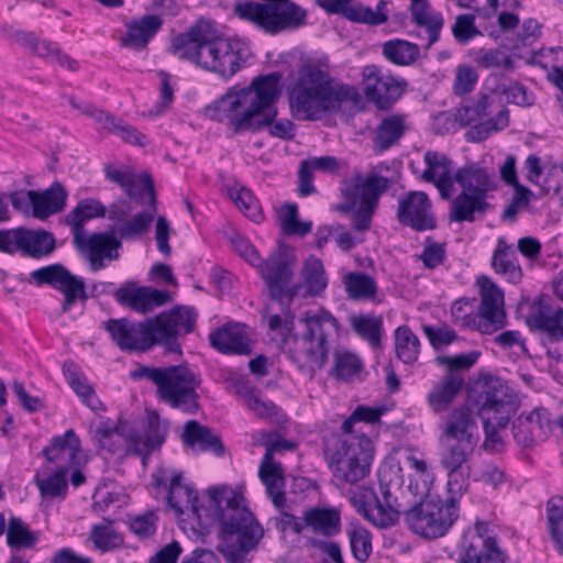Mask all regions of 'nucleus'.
<instances>
[{
  "instance_id": "nucleus-1",
  "label": "nucleus",
  "mask_w": 563,
  "mask_h": 563,
  "mask_svg": "<svg viewBox=\"0 0 563 563\" xmlns=\"http://www.w3.org/2000/svg\"><path fill=\"white\" fill-rule=\"evenodd\" d=\"M377 475L380 497L372 487H357L350 492L353 507L373 525L389 527L404 514L409 530L427 539H437L443 537L459 518V506L440 496L412 504L404 500L399 465H380Z\"/></svg>"
},
{
  "instance_id": "nucleus-2",
  "label": "nucleus",
  "mask_w": 563,
  "mask_h": 563,
  "mask_svg": "<svg viewBox=\"0 0 563 563\" xmlns=\"http://www.w3.org/2000/svg\"><path fill=\"white\" fill-rule=\"evenodd\" d=\"M283 76L275 71L253 78L246 87L233 85L210 104L205 115L224 124L234 135L268 130L273 137L290 141L296 126L289 119L277 120L276 102L282 95Z\"/></svg>"
},
{
  "instance_id": "nucleus-3",
  "label": "nucleus",
  "mask_w": 563,
  "mask_h": 563,
  "mask_svg": "<svg viewBox=\"0 0 563 563\" xmlns=\"http://www.w3.org/2000/svg\"><path fill=\"white\" fill-rule=\"evenodd\" d=\"M285 301L283 314H266L268 329L277 332L284 342L287 354L300 371L317 372L322 369L329 358L330 345L328 342L330 329L338 331L340 323L330 312L311 313L306 311L301 318L305 331L292 334L295 314Z\"/></svg>"
},
{
  "instance_id": "nucleus-4",
  "label": "nucleus",
  "mask_w": 563,
  "mask_h": 563,
  "mask_svg": "<svg viewBox=\"0 0 563 563\" xmlns=\"http://www.w3.org/2000/svg\"><path fill=\"white\" fill-rule=\"evenodd\" d=\"M170 51L179 59L213 73L223 80L231 79L246 63L242 43L220 35L212 24L203 19L175 36Z\"/></svg>"
},
{
  "instance_id": "nucleus-5",
  "label": "nucleus",
  "mask_w": 563,
  "mask_h": 563,
  "mask_svg": "<svg viewBox=\"0 0 563 563\" xmlns=\"http://www.w3.org/2000/svg\"><path fill=\"white\" fill-rule=\"evenodd\" d=\"M207 493L221 527L218 551L225 563H246L263 537L262 526L241 493L228 486L210 487Z\"/></svg>"
},
{
  "instance_id": "nucleus-6",
  "label": "nucleus",
  "mask_w": 563,
  "mask_h": 563,
  "mask_svg": "<svg viewBox=\"0 0 563 563\" xmlns=\"http://www.w3.org/2000/svg\"><path fill=\"white\" fill-rule=\"evenodd\" d=\"M349 85L332 86L330 76L314 65H305L290 90V108L298 120L316 121L327 112L340 110L343 101L352 99Z\"/></svg>"
},
{
  "instance_id": "nucleus-7",
  "label": "nucleus",
  "mask_w": 563,
  "mask_h": 563,
  "mask_svg": "<svg viewBox=\"0 0 563 563\" xmlns=\"http://www.w3.org/2000/svg\"><path fill=\"white\" fill-rule=\"evenodd\" d=\"M467 398L483 421L485 450L495 449L501 443L498 431L507 427L515 412V395L500 378L488 375L470 386Z\"/></svg>"
},
{
  "instance_id": "nucleus-8",
  "label": "nucleus",
  "mask_w": 563,
  "mask_h": 563,
  "mask_svg": "<svg viewBox=\"0 0 563 563\" xmlns=\"http://www.w3.org/2000/svg\"><path fill=\"white\" fill-rule=\"evenodd\" d=\"M130 377L133 380L146 379L155 384L158 398L172 408L187 413H196L199 408L197 389L201 385V377L187 365H141L131 371Z\"/></svg>"
},
{
  "instance_id": "nucleus-9",
  "label": "nucleus",
  "mask_w": 563,
  "mask_h": 563,
  "mask_svg": "<svg viewBox=\"0 0 563 563\" xmlns=\"http://www.w3.org/2000/svg\"><path fill=\"white\" fill-rule=\"evenodd\" d=\"M233 13L271 36L302 27L308 18L307 10L291 0L236 1Z\"/></svg>"
},
{
  "instance_id": "nucleus-10",
  "label": "nucleus",
  "mask_w": 563,
  "mask_h": 563,
  "mask_svg": "<svg viewBox=\"0 0 563 563\" xmlns=\"http://www.w3.org/2000/svg\"><path fill=\"white\" fill-rule=\"evenodd\" d=\"M352 415L342 423L344 437L339 438L330 455V466L336 478L355 484L365 478L374 460V445L364 433L354 434Z\"/></svg>"
},
{
  "instance_id": "nucleus-11",
  "label": "nucleus",
  "mask_w": 563,
  "mask_h": 563,
  "mask_svg": "<svg viewBox=\"0 0 563 563\" xmlns=\"http://www.w3.org/2000/svg\"><path fill=\"white\" fill-rule=\"evenodd\" d=\"M198 313L191 306L176 305L169 310L147 318L154 346L161 345L169 353H181L180 335L195 330Z\"/></svg>"
},
{
  "instance_id": "nucleus-12",
  "label": "nucleus",
  "mask_w": 563,
  "mask_h": 563,
  "mask_svg": "<svg viewBox=\"0 0 563 563\" xmlns=\"http://www.w3.org/2000/svg\"><path fill=\"white\" fill-rule=\"evenodd\" d=\"M443 452H461L474 454L481 440L477 415L466 404L452 408L441 424Z\"/></svg>"
},
{
  "instance_id": "nucleus-13",
  "label": "nucleus",
  "mask_w": 563,
  "mask_h": 563,
  "mask_svg": "<svg viewBox=\"0 0 563 563\" xmlns=\"http://www.w3.org/2000/svg\"><path fill=\"white\" fill-rule=\"evenodd\" d=\"M295 261L282 252L272 253L267 258L261 260L256 265L264 280L269 297L284 306L285 301H291L299 296L302 285L290 286L294 277Z\"/></svg>"
},
{
  "instance_id": "nucleus-14",
  "label": "nucleus",
  "mask_w": 563,
  "mask_h": 563,
  "mask_svg": "<svg viewBox=\"0 0 563 563\" xmlns=\"http://www.w3.org/2000/svg\"><path fill=\"white\" fill-rule=\"evenodd\" d=\"M55 247V238L46 230L25 227L0 229V253H20L25 257L38 260L53 253Z\"/></svg>"
},
{
  "instance_id": "nucleus-15",
  "label": "nucleus",
  "mask_w": 563,
  "mask_h": 563,
  "mask_svg": "<svg viewBox=\"0 0 563 563\" xmlns=\"http://www.w3.org/2000/svg\"><path fill=\"white\" fill-rule=\"evenodd\" d=\"M476 285L479 290L481 303L478 313L473 318V324L482 333L492 334L507 324L504 291L485 275L477 277Z\"/></svg>"
},
{
  "instance_id": "nucleus-16",
  "label": "nucleus",
  "mask_w": 563,
  "mask_h": 563,
  "mask_svg": "<svg viewBox=\"0 0 563 563\" xmlns=\"http://www.w3.org/2000/svg\"><path fill=\"white\" fill-rule=\"evenodd\" d=\"M30 277L38 287L48 285L64 295L60 308L63 313L70 311L77 300L86 301L89 297L84 279L59 263L37 268L31 272Z\"/></svg>"
},
{
  "instance_id": "nucleus-17",
  "label": "nucleus",
  "mask_w": 563,
  "mask_h": 563,
  "mask_svg": "<svg viewBox=\"0 0 563 563\" xmlns=\"http://www.w3.org/2000/svg\"><path fill=\"white\" fill-rule=\"evenodd\" d=\"M362 82L366 100L378 109H389L401 98L408 86L405 78L385 74L375 64L362 68Z\"/></svg>"
},
{
  "instance_id": "nucleus-18",
  "label": "nucleus",
  "mask_w": 563,
  "mask_h": 563,
  "mask_svg": "<svg viewBox=\"0 0 563 563\" xmlns=\"http://www.w3.org/2000/svg\"><path fill=\"white\" fill-rule=\"evenodd\" d=\"M390 180L385 176L373 173L363 177L362 173L357 172L342 181L341 194L344 202L338 206V210L347 213L358 202L377 206L379 196L388 190Z\"/></svg>"
},
{
  "instance_id": "nucleus-19",
  "label": "nucleus",
  "mask_w": 563,
  "mask_h": 563,
  "mask_svg": "<svg viewBox=\"0 0 563 563\" xmlns=\"http://www.w3.org/2000/svg\"><path fill=\"white\" fill-rule=\"evenodd\" d=\"M73 242L77 251L88 260L92 272L103 269L106 260L117 261L120 257L119 250L122 247V242L114 230L76 235Z\"/></svg>"
},
{
  "instance_id": "nucleus-20",
  "label": "nucleus",
  "mask_w": 563,
  "mask_h": 563,
  "mask_svg": "<svg viewBox=\"0 0 563 563\" xmlns=\"http://www.w3.org/2000/svg\"><path fill=\"white\" fill-rule=\"evenodd\" d=\"M484 523L476 525L475 531L465 533L459 544L457 563H506L507 554L494 536L483 533Z\"/></svg>"
},
{
  "instance_id": "nucleus-21",
  "label": "nucleus",
  "mask_w": 563,
  "mask_h": 563,
  "mask_svg": "<svg viewBox=\"0 0 563 563\" xmlns=\"http://www.w3.org/2000/svg\"><path fill=\"white\" fill-rule=\"evenodd\" d=\"M102 328L121 351L146 352L154 347L147 318L141 322H132L126 318L109 319Z\"/></svg>"
},
{
  "instance_id": "nucleus-22",
  "label": "nucleus",
  "mask_w": 563,
  "mask_h": 563,
  "mask_svg": "<svg viewBox=\"0 0 563 563\" xmlns=\"http://www.w3.org/2000/svg\"><path fill=\"white\" fill-rule=\"evenodd\" d=\"M396 217L400 224L418 232L437 227L432 202L424 191L412 190L402 195L398 200Z\"/></svg>"
},
{
  "instance_id": "nucleus-23",
  "label": "nucleus",
  "mask_w": 563,
  "mask_h": 563,
  "mask_svg": "<svg viewBox=\"0 0 563 563\" xmlns=\"http://www.w3.org/2000/svg\"><path fill=\"white\" fill-rule=\"evenodd\" d=\"M472 453L442 452L440 465L446 474V488L449 497L445 500H453L459 506V499L470 487L472 466L470 464Z\"/></svg>"
},
{
  "instance_id": "nucleus-24",
  "label": "nucleus",
  "mask_w": 563,
  "mask_h": 563,
  "mask_svg": "<svg viewBox=\"0 0 563 563\" xmlns=\"http://www.w3.org/2000/svg\"><path fill=\"white\" fill-rule=\"evenodd\" d=\"M426 169L421 173L420 179L435 186L440 197L449 200L454 190V163L445 154L439 151L428 150L423 154Z\"/></svg>"
},
{
  "instance_id": "nucleus-25",
  "label": "nucleus",
  "mask_w": 563,
  "mask_h": 563,
  "mask_svg": "<svg viewBox=\"0 0 563 563\" xmlns=\"http://www.w3.org/2000/svg\"><path fill=\"white\" fill-rule=\"evenodd\" d=\"M152 486L155 489L167 488L166 501L177 515L184 514V507L189 505L195 508L198 501L195 489L183 483V474L174 472L169 477L166 471H158L152 474Z\"/></svg>"
},
{
  "instance_id": "nucleus-26",
  "label": "nucleus",
  "mask_w": 563,
  "mask_h": 563,
  "mask_svg": "<svg viewBox=\"0 0 563 563\" xmlns=\"http://www.w3.org/2000/svg\"><path fill=\"white\" fill-rule=\"evenodd\" d=\"M210 345L219 353L225 355H250L252 341L246 328L240 323L223 324L209 334Z\"/></svg>"
},
{
  "instance_id": "nucleus-27",
  "label": "nucleus",
  "mask_w": 563,
  "mask_h": 563,
  "mask_svg": "<svg viewBox=\"0 0 563 563\" xmlns=\"http://www.w3.org/2000/svg\"><path fill=\"white\" fill-rule=\"evenodd\" d=\"M167 432V423L163 422L156 412H152L147 416L144 433L134 431L128 437L129 450L146 459L162 446Z\"/></svg>"
},
{
  "instance_id": "nucleus-28",
  "label": "nucleus",
  "mask_w": 563,
  "mask_h": 563,
  "mask_svg": "<svg viewBox=\"0 0 563 563\" xmlns=\"http://www.w3.org/2000/svg\"><path fill=\"white\" fill-rule=\"evenodd\" d=\"M106 178L119 185L125 194L140 205L146 202H156V192L154 183L150 174H142L140 176L141 188L137 187L135 175L129 170H121L112 167H106Z\"/></svg>"
},
{
  "instance_id": "nucleus-29",
  "label": "nucleus",
  "mask_w": 563,
  "mask_h": 563,
  "mask_svg": "<svg viewBox=\"0 0 563 563\" xmlns=\"http://www.w3.org/2000/svg\"><path fill=\"white\" fill-rule=\"evenodd\" d=\"M34 218L44 220L63 211L68 192L59 181H54L43 191L27 190Z\"/></svg>"
},
{
  "instance_id": "nucleus-30",
  "label": "nucleus",
  "mask_w": 563,
  "mask_h": 563,
  "mask_svg": "<svg viewBox=\"0 0 563 563\" xmlns=\"http://www.w3.org/2000/svg\"><path fill=\"white\" fill-rule=\"evenodd\" d=\"M490 266L495 274L510 284L517 285L522 280L523 271L519 264L516 249L514 244L508 243L503 236L497 239Z\"/></svg>"
},
{
  "instance_id": "nucleus-31",
  "label": "nucleus",
  "mask_w": 563,
  "mask_h": 563,
  "mask_svg": "<svg viewBox=\"0 0 563 563\" xmlns=\"http://www.w3.org/2000/svg\"><path fill=\"white\" fill-rule=\"evenodd\" d=\"M488 197L470 190H462L451 202L449 219L451 222H474L490 209Z\"/></svg>"
},
{
  "instance_id": "nucleus-32",
  "label": "nucleus",
  "mask_w": 563,
  "mask_h": 563,
  "mask_svg": "<svg viewBox=\"0 0 563 563\" xmlns=\"http://www.w3.org/2000/svg\"><path fill=\"white\" fill-rule=\"evenodd\" d=\"M19 42L31 49L36 56L49 63H56L70 71H76L79 68L78 62L65 53L58 43L40 40L33 33L19 34Z\"/></svg>"
},
{
  "instance_id": "nucleus-33",
  "label": "nucleus",
  "mask_w": 563,
  "mask_h": 563,
  "mask_svg": "<svg viewBox=\"0 0 563 563\" xmlns=\"http://www.w3.org/2000/svg\"><path fill=\"white\" fill-rule=\"evenodd\" d=\"M163 19L157 14H145L125 24L126 32L121 40L125 47L140 51L147 46L148 42L163 26Z\"/></svg>"
},
{
  "instance_id": "nucleus-34",
  "label": "nucleus",
  "mask_w": 563,
  "mask_h": 563,
  "mask_svg": "<svg viewBox=\"0 0 563 563\" xmlns=\"http://www.w3.org/2000/svg\"><path fill=\"white\" fill-rule=\"evenodd\" d=\"M156 202H146L147 208L136 213L130 220H122L115 211H111L109 214L110 220L117 222L114 232L118 233L121 241H133L142 236L152 225L155 216L157 213Z\"/></svg>"
},
{
  "instance_id": "nucleus-35",
  "label": "nucleus",
  "mask_w": 563,
  "mask_h": 563,
  "mask_svg": "<svg viewBox=\"0 0 563 563\" xmlns=\"http://www.w3.org/2000/svg\"><path fill=\"white\" fill-rule=\"evenodd\" d=\"M79 451L80 440L73 429H68L63 435L53 437L51 444L43 448L42 454L57 467L69 463L71 468Z\"/></svg>"
},
{
  "instance_id": "nucleus-36",
  "label": "nucleus",
  "mask_w": 563,
  "mask_h": 563,
  "mask_svg": "<svg viewBox=\"0 0 563 563\" xmlns=\"http://www.w3.org/2000/svg\"><path fill=\"white\" fill-rule=\"evenodd\" d=\"M455 183L463 190H470L474 194H482L488 197V192L496 189V183L487 168L477 163H468L457 168L454 174Z\"/></svg>"
},
{
  "instance_id": "nucleus-37",
  "label": "nucleus",
  "mask_w": 563,
  "mask_h": 563,
  "mask_svg": "<svg viewBox=\"0 0 563 563\" xmlns=\"http://www.w3.org/2000/svg\"><path fill=\"white\" fill-rule=\"evenodd\" d=\"M62 371L66 382L74 393L80 398L82 404L95 412L106 410L93 387L87 383L85 374L74 361H65L63 363Z\"/></svg>"
},
{
  "instance_id": "nucleus-38",
  "label": "nucleus",
  "mask_w": 563,
  "mask_h": 563,
  "mask_svg": "<svg viewBox=\"0 0 563 563\" xmlns=\"http://www.w3.org/2000/svg\"><path fill=\"white\" fill-rule=\"evenodd\" d=\"M410 13L412 22L420 27H426L428 41L424 46L429 49L440 38L443 27V16L431 9L429 0H410Z\"/></svg>"
},
{
  "instance_id": "nucleus-39",
  "label": "nucleus",
  "mask_w": 563,
  "mask_h": 563,
  "mask_svg": "<svg viewBox=\"0 0 563 563\" xmlns=\"http://www.w3.org/2000/svg\"><path fill=\"white\" fill-rule=\"evenodd\" d=\"M464 378L460 373H446L428 394V404L433 412L444 411L462 391Z\"/></svg>"
},
{
  "instance_id": "nucleus-40",
  "label": "nucleus",
  "mask_w": 563,
  "mask_h": 563,
  "mask_svg": "<svg viewBox=\"0 0 563 563\" xmlns=\"http://www.w3.org/2000/svg\"><path fill=\"white\" fill-rule=\"evenodd\" d=\"M183 440L190 448L210 451L217 456L224 454L221 438L212 429L200 424L196 420H190L185 424Z\"/></svg>"
},
{
  "instance_id": "nucleus-41",
  "label": "nucleus",
  "mask_w": 563,
  "mask_h": 563,
  "mask_svg": "<svg viewBox=\"0 0 563 563\" xmlns=\"http://www.w3.org/2000/svg\"><path fill=\"white\" fill-rule=\"evenodd\" d=\"M106 207L95 198L81 199L76 207L66 216L65 223L70 227L73 238L87 233L85 223L91 219L103 218Z\"/></svg>"
},
{
  "instance_id": "nucleus-42",
  "label": "nucleus",
  "mask_w": 563,
  "mask_h": 563,
  "mask_svg": "<svg viewBox=\"0 0 563 563\" xmlns=\"http://www.w3.org/2000/svg\"><path fill=\"white\" fill-rule=\"evenodd\" d=\"M382 55L393 65L413 66L421 57L420 47L404 38H391L382 44Z\"/></svg>"
},
{
  "instance_id": "nucleus-43",
  "label": "nucleus",
  "mask_w": 563,
  "mask_h": 563,
  "mask_svg": "<svg viewBox=\"0 0 563 563\" xmlns=\"http://www.w3.org/2000/svg\"><path fill=\"white\" fill-rule=\"evenodd\" d=\"M305 526L324 537H334L341 531V515L335 508H310L303 515Z\"/></svg>"
},
{
  "instance_id": "nucleus-44",
  "label": "nucleus",
  "mask_w": 563,
  "mask_h": 563,
  "mask_svg": "<svg viewBox=\"0 0 563 563\" xmlns=\"http://www.w3.org/2000/svg\"><path fill=\"white\" fill-rule=\"evenodd\" d=\"M406 125L404 117L391 114L384 118L375 130L373 147L377 153H383L394 146L405 134Z\"/></svg>"
},
{
  "instance_id": "nucleus-45",
  "label": "nucleus",
  "mask_w": 563,
  "mask_h": 563,
  "mask_svg": "<svg viewBox=\"0 0 563 563\" xmlns=\"http://www.w3.org/2000/svg\"><path fill=\"white\" fill-rule=\"evenodd\" d=\"M93 120L109 132L120 136L125 143L144 147L148 144L145 134L141 133L131 124L124 123L122 120L115 119L106 111H93Z\"/></svg>"
},
{
  "instance_id": "nucleus-46",
  "label": "nucleus",
  "mask_w": 563,
  "mask_h": 563,
  "mask_svg": "<svg viewBox=\"0 0 563 563\" xmlns=\"http://www.w3.org/2000/svg\"><path fill=\"white\" fill-rule=\"evenodd\" d=\"M301 292L306 296H319L328 286V278L322 262L310 255L303 263L301 269Z\"/></svg>"
},
{
  "instance_id": "nucleus-47",
  "label": "nucleus",
  "mask_w": 563,
  "mask_h": 563,
  "mask_svg": "<svg viewBox=\"0 0 563 563\" xmlns=\"http://www.w3.org/2000/svg\"><path fill=\"white\" fill-rule=\"evenodd\" d=\"M235 393L243 398L249 409L261 418L276 417L280 412V408L274 401L263 400L261 398V390L250 386L247 383H236Z\"/></svg>"
},
{
  "instance_id": "nucleus-48",
  "label": "nucleus",
  "mask_w": 563,
  "mask_h": 563,
  "mask_svg": "<svg viewBox=\"0 0 563 563\" xmlns=\"http://www.w3.org/2000/svg\"><path fill=\"white\" fill-rule=\"evenodd\" d=\"M531 323L553 340L563 339V308L554 310L548 306H540L531 314Z\"/></svg>"
},
{
  "instance_id": "nucleus-49",
  "label": "nucleus",
  "mask_w": 563,
  "mask_h": 563,
  "mask_svg": "<svg viewBox=\"0 0 563 563\" xmlns=\"http://www.w3.org/2000/svg\"><path fill=\"white\" fill-rule=\"evenodd\" d=\"M509 110L503 108L493 118L477 122L465 133V140L471 143H481L487 140L493 133L505 130L509 125Z\"/></svg>"
},
{
  "instance_id": "nucleus-50",
  "label": "nucleus",
  "mask_w": 563,
  "mask_h": 563,
  "mask_svg": "<svg viewBox=\"0 0 563 563\" xmlns=\"http://www.w3.org/2000/svg\"><path fill=\"white\" fill-rule=\"evenodd\" d=\"M492 104L493 99L490 96L486 93L477 95L476 98L468 100L456 108L455 121L462 128L471 125L472 123L487 117Z\"/></svg>"
},
{
  "instance_id": "nucleus-51",
  "label": "nucleus",
  "mask_w": 563,
  "mask_h": 563,
  "mask_svg": "<svg viewBox=\"0 0 563 563\" xmlns=\"http://www.w3.org/2000/svg\"><path fill=\"white\" fill-rule=\"evenodd\" d=\"M364 368L362 360L346 350H335L333 354V367L330 376L341 382H349L357 376Z\"/></svg>"
},
{
  "instance_id": "nucleus-52",
  "label": "nucleus",
  "mask_w": 563,
  "mask_h": 563,
  "mask_svg": "<svg viewBox=\"0 0 563 563\" xmlns=\"http://www.w3.org/2000/svg\"><path fill=\"white\" fill-rule=\"evenodd\" d=\"M353 331L367 341L373 349L382 347L383 318L374 316H353L350 319Z\"/></svg>"
},
{
  "instance_id": "nucleus-53",
  "label": "nucleus",
  "mask_w": 563,
  "mask_h": 563,
  "mask_svg": "<svg viewBox=\"0 0 563 563\" xmlns=\"http://www.w3.org/2000/svg\"><path fill=\"white\" fill-rule=\"evenodd\" d=\"M70 465H58L46 478H35L36 487L43 497L65 499L68 492L67 475Z\"/></svg>"
},
{
  "instance_id": "nucleus-54",
  "label": "nucleus",
  "mask_w": 563,
  "mask_h": 563,
  "mask_svg": "<svg viewBox=\"0 0 563 563\" xmlns=\"http://www.w3.org/2000/svg\"><path fill=\"white\" fill-rule=\"evenodd\" d=\"M547 528L555 550L563 554V497L553 496L547 503Z\"/></svg>"
},
{
  "instance_id": "nucleus-55",
  "label": "nucleus",
  "mask_w": 563,
  "mask_h": 563,
  "mask_svg": "<svg viewBox=\"0 0 563 563\" xmlns=\"http://www.w3.org/2000/svg\"><path fill=\"white\" fill-rule=\"evenodd\" d=\"M38 542V534L32 531L19 517H10L7 529V543L11 549H32Z\"/></svg>"
},
{
  "instance_id": "nucleus-56",
  "label": "nucleus",
  "mask_w": 563,
  "mask_h": 563,
  "mask_svg": "<svg viewBox=\"0 0 563 563\" xmlns=\"http://www.w3.org/2000/svg\"><path fill=\"white\" fill-rule=\"evenodd\" d=\"M420 341L408 325L395 330V349L397 357L405 364H412L419 356Z\"/></svg>"
},
{
  "instance_id": "nucleus-57",
  "label": "nucleus",
  "mask_w": 563,
  "mask_h": 563,
  "mask_svg": "<svg viewBox=\"0 0 563 563\" xmlns=\"http://www.w3.org/2000/svg\"><path fill=\"white\" fill-rule=\"evenodd\" d=\"M146 286L137 287L136 283L129 282L113 291L117 302L129 307L133 311L147 313Z\"/></svg>"
},
{
  "instance_id": "nucleus-58",
  "label": "nucleus",
  "mask_w": 563,
  "mask_h": 563,
  "mask_svg": "<svg viewBox=\"0 0 563 563\" xmlns=\"http://www.w3.org/2000/svg\"><path fill=\"white\" fill-rule=\"evenodd\" d=\"M344 286L352 299H369L377 292L375 279L365 273H349L344 277Z\"/></svg>"
},
{
  "instance_id": "nucleus-59",
  "label": "nucleus",
  "mask_w": 563,
  "mask_h": 563,
  "mask_svg": "<svg viewBox=\"0 0 563 563\" xmlns=\"http://www.w3.org/2000/svg\"><path fill=\"white\" fill-rule=\"evenodd\" d=\"M95 440L98 442V448L108 453L119 452L128 439L124 438L119 424H111L109 421L101 422L95 431Z\"/></svg>"
},
{
  "instance_id": "nucleus-60",
  "label": "nucleus",
  "mask_w": 563,
  "mask_h": 563,
  "mask_svg": "<svg viewBox=\"0 0 563 563\" xmlns=\"http://www.w3.org/2000/svg\"><path fill=\"white\" fill-rule=\"evenodd\" d=\"M346 533L353 558L360 563H365L373 550L371 532L365 527L355 525Z\"/></svg>"
},
{
  "instance_id": "nucleus-61",
  "label": "nucleus",
  "mask_w": 563,
  "mask_h": 563,
  "mask_svg": "<svg viewBox=\"0 0 563 563\" xmlns=\"http://www.w3.org/2000/svg\"><path fill=\"white\" fill-rule=\"evenodd\" d=\"M349 20L356 23H363L372 26L382 25L387 22V2L379 0L376 9L365 7L362 3L353 5V10H349Z\"/></svg>"
},
{
  "instance_id": "nucleus-62",
  "label": "nucleus",
  "mask_w": 563,
  "mask_h": 563,
  "mask_svg": "<svg viewBox=\"0 0 563 563\" xmlns=\"http://www.w3.org/2000/svg\"><path fill=\"white\" fill-rule=\"evenodd\" d=\"M496 90L505 96L508 103L519 107H531L534 103L533 93L529 92L528 88L519 81L501 82L497 86Z\"/></svg>"
},
{
  "instance_id": "nucleus-63",
  "label": "nucleus",
  "mask_w": 563,
  "mask_h": 563,
  "mask_svg": "<svg viewBox=\"0 0 563 563\" xmlns=\"http://www.w3.org/2000/svg\"><path fill=\"white\" fill-rule=\"evenodd\" d=\"M475 63L482 69L503 68L512 70L515 68V62L511 56L499 48L481 51L475 58Z\"/></svg>"
},
{
  "instance_id": "nucleus-64",
  "label": "nucleus",
  "mask_w": 563,
  "mask_h": 563,
  "mask_svg": "<svg viewBox=\"0 0 563 563\" xmlns=\"http://www.w3.org/2000/svg\"><path fill=\"white\" fill-rule=\"evenodd\" d=\"M90 537L95 547L102 552L113 550L120 547L123 542V539L113 528L104 525L93 526Z\"/></svg>"
}]
</instances>
